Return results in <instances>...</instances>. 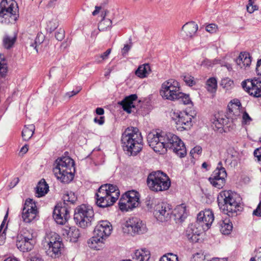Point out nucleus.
Listing matches in <instances>:
<instances>
[{
    "label": "nucleus",
    "instance_id": "5",
    "mask_svg": "<svg viewBox=\"0 0 261 261\" xmlns=\"http://www.w3.org/2000/svg\"><path fill=\"white\" fill-rule=\"evenodd\" d=\"M147 185L152 191L162 192L169 189L171 186V180L166 173L158 171L148 175Z\"/></svg>",
    "mask_w": 261,
    "mask_h": 261
},
{
    "label": "nucleus",
    "instance_id": "29",
    "mask_svg": "<svg viewBox=\"0 0 261 261\" xmlns=\"http://www.w3.org/2000/svg\"><path fill=\"white\" fill-rule=\"evenodd\" d=\"M182 29L187 37H192L196 33L198 25L194 22H190L184 24Z\"/></svg>",
    "mask_w": 261,
    "mask_h": 261
},
{
    "label": "nucleus",
    "instance_id": "58",
    "mask_svg": "<svg viewBox=\"0 0 261 261\" xmlns=\"http://www.w3.org/2000/svg\"><path fill=\"white\" fill-rule=\"evenodd\" d=\"M201 65L206 67L211 66L212 65V63L210 60L205 59L201 62Z\"/></svg>",
    "mask_w": 261,
    "mask_h": 261
},
{
    "label": "nucleus",
    "instance_id": "3",
    "mask_svg": "<svg viewBox=\"0 0 261 261\" xmlns=\"http://www.w3.org/2000/svg\"><path fill=\"white\" fill-rule=\"evenodd\" d=\"M56 166L53 169V172L56 178L61 182L68 184L74 178L72 172L74 163L69 156H64L56 160Z\"/></svg>",
    "mask_w": 261,
    "mask_h": 261
},
{
    "label": "nucleus",
    "instance_id": "41",
    "mask_svg": "<svg viewBox=\"0 0 261 261\" xmlns=\"http://www.w3.org/2000/svg\"><path fill=\"white\" fill-rule=\"evenodd\" d=\"M8 214H9V208L7 209V211L6 214L5 216L4 220L0 226V245H4L5 242L6 234L4 233V232H3V233H1V231H2V229H3V226L5 225V221L7 220V219L8 218Z\"/></svg>",
    "mask_w": 261,
    "mask_h": 261
},
{
    "label": "nucleus",
    "instance_id": "45",
    "mask_svg": "<svg viewBox=\"0 0 261 261\" xmlns=\"http://www.w3.org/2000/svg\"><path fill=\"white\" fill-rule=\"evenodd\" d=\"M15 40L13 37H6L3 41L4 47L7 49L11 48L13 45Z\"/></svg>",
    "mask_w": 261,
    "mask_h": 261
},
{
    "label": "nucleus",
    "instance_id": "60",
    "mask_svg": "<svg viewBox=\"0 0 261 261\" xmlns=\"http://www.w3.org/2000/svg\"><path fill=\"white\" fill-rule=\"evenodd\" d=\"M80 90L77 91H72L69 92H67L66 93L65 96L67 97L68 98H70L72 96L75 95L76 94H77L79 92Z\"/></svg>",
    "mask_w": 261,
    "mask_h": 261
},
{
    "label": "nucleus",
    "instance_id": "18",
    "mask_svg": "<svg viewBox=\"0 0 261 261\" xmlns=\"http://www.w3.org/2000/svg\"><path fill=\"white\" fill-rule=\"evenodd\" d=\"M112 230V225L109 221L101 220L96 225L94 229V232L96 235L106 238L111 234Z\"/></svg>",
    "mask_w": 261,
    "mask_h": 261
},
{
    "label": "nucleus",
    "instance_id": "14",
    "mask_svg": "<svg viewBox=\"0 0 261 261\" xmlns=\"http://www.w3.org/2000/svg\"><path fill=\"white\" fill-rule=\"evenodd\" d=\"M243 89L250 95L254 97H261V79H248L241 83Z\"/></svg>",
    "mask_w": 261,
    "mask_h": 261
},
{
    "label": "nucleus",
    "instance_id": "46",
    "mask_svg": "<svg viewBox=\"0 0 261 261\" xmlns=\"http://www.w3.org/2000/svg\"><path fill=\"white\" fill-rule=\"evenodd\" d=\"M180 94H181L177 96V100L181 99L182 102L185 105H187L191 102V99L188 95L184 93L181 91Z\"/></svg>",
    "mask_w": 261,
    "mask_h": 261
},
{
    "label": "nucleus",
    "instance_id": "61",
    "mask_svg": "<svg viewBox=\"0 0 261 261\" xmlns=\"http://www.w3.org/2000/svg\"><path fill=\"white\" fill-rule=\"evenodd\" d=\"M250 261H261V252L257 253L255 257L251 258Z\"/></svg>",
    "mask_w": 261,
    "mask_h": 261
},
{
    "label": "nucleus",
    "instance_id": "28",
    "mask_svg": "<svg viewBox=\"0 0 261 261\" xmlns=\"http://www.w3.org/2000/svg\"><path fill=\"white\" fill-rule=\"evenodd\" d=\"M172 213L175 218L179 220L185 218L188 215L187 206L184 203L177 205Z\"/></svg>",
    "mask_w": 261,
    "mask_h": 261
},
{
    "label": "nucleus",
    "instance_id": "16",
    "mask_svg": "<svg viewBox=\"0 0 261 261\" xmlns=\"http://www.w3.org/2000/svg\"><path fill=\"white\" fill-rule=\"evenodd\" d=\"M169 148L180 158H183L187 154V150L185 144L176 135L169 134Z\"/></svg>",
    "mask_w": 261,
    "mask_h": 261
},
{
    "label": "nucleus",
    "instance_id": "55",
    "mask_svg": "<svg viewBox=\"0 0 261 261\" xmlns=\"http://www.w3.org/2000/svg\"><path fill=\"white\" fill-rule=\"evenodd\" d=\"M252 120L251 118L249 117V115H243L242 123L244 124H248Z\"/></svg>",
    "mask_w": 261,
    "mask_h": 261
},
{
    "label": "nucleus",
    "instance_id": "15",
    "mask_svg": "<svg viewBox=\"0 0 261 261\" xmlns=\"http://www.w3.org/2000/svg\"><path fill=\"white\" fill-rule=\"evenodd\" d=\"M36 204L32 199L26 200L22 212V218L24 222L30 223L34 221L37 215Z\"/></svg>",
    "mask_w": 261,
    "mask_h": 261
},
{
    "label": "nucleus",
    "instance_id": "27",
    "mask_svg": "<svg viewBox=\"0 0 261 261\" xmlns=\"http://www.w3.org/2000/svg\"><path fill=\"white\" fill-rule=\"evenodd\" d=\"M200 232L196 225L191 224L187 229L186 236L188 239L192 242H196L198 240Z\"/></svg>",
    "mask_w": 261,
    "mask_h": 261
},
{
    "label": "nucleus",
    "instance_id": "17",
    "mask_svg": "<svg viewBox=\"0 0 261 261\" xmlns=\"http://www.w3.org/2000/svg\"><path fill=\"white\" fill-rule=\"evenodd\" d=\"M53 218L57 224H64L69 218V211L65 204H58L53 212Z\"/></svg>",
    "mask_w": 261,
    "mask_h": 261
},
{
    "label": "nucleus",
    "instance_id": "48",
    "mask_svg": "<svg viewBox=\"0 0 261 261\" xmlns=\"http://www.w3.org/2000/svg\"><path fill=\"white\" fill-rule=\"evenodd\" d=\"M252 0H249L248 5L247 6V10L249 13H252L257 10V6L253 5Z\"/></svg>",
    "mask_w": 261,
    "mask_h": 261
},
{
    "label": "nucleus",
    "instance_id": "52",
    "mask_svg": "<svg viewBox=\"0 0 261 261\" xmlns=\"http://www.w3.org/2000/svg\"><path fill=\"white\" fill-rule=\"evenodd\" d=\"M254 155L258 162H261V147L258 148L254 150Z\"/></svg>",
    "mask_w": 261,
    "mask_h": 261
},
{
    "label": "nucleus",
    "instance_id": "36",
    "mask_svg": "<svg viewBox=\"0 0 261 261\" xmlns=\"http://www.w3.org/2000/svg\"><path fill=\"white\" fill-rule=\"evenodd\" d=\"M67 235L70 241L75 242L80 237V232L78 229L72 227L67 230Z\"/></svg>",
    "mask_w": 261,
    "mask_h": 261
},
{
    "label": "nucleus",
    "instance_id": "19",
    "mask_svg": "<svg viewBox=\"0 0 261 261\" xmlns=\"http://www.w3.org/2000/svg\"><path fill=\"white\" fill-rule=\"evenodd\" d=\"M197 219L202 226H205L209 228L214 220V216L211 210L207 209L200 212L198 214Z\"/></svg>",
    "mask_w": 261,
    "mask_h": 261
},
{
    "label": "nucleus",
    "instance_id": "63",
    "mask_svg": "<svg viewBox=\"0 0 261 261\" xmlns=\"http://www.w3.org/2000/svg\"><path fill=\"white\" fill-rule=\"evenodd\" d=\"M28 151V145L25 144L21 147L20 150V152L22 154H25Z\"/></svg>",
    "mask_w": 261,
    "mask_h": 261
},
{
    "label": "nucleus",
    "instance_id": "2",
    "mask_svg": "<svg viewBox=\"0 0 261 261\" xmlns=\"http://www.w3.org/2000/svg\"><path fill=\"white\" fill-rule=\"evenodd\" d=\"M120 191L116 186L105 184L101 186L96 193V203L98 207L112 205L119 198Z\"/></svg>",
    "mask_w": 261,
    "mask_h": 261
},
{
    "label": "nucleus",
    "instance_id": "39",
    "mask_svg": "<svg viewBox=\"0 0 261 261\" xmlns=\"http://www.w3.org/2000/svg\"><path fill=\"white\" fill-rule=\"evenodd\" d=\"M112 22L110 19H103L99 23L98 25L99 30L105 31L110 30L112 27Z\"/></svg>",
    "mask_w": 261,
    "mask_h": 261
},
{
    "label": "nucleus",
    "instance_id": "43",
    "mask_svg": "<svg viewBox=\"0 0 261 261\" xmlns=\"http://www.w3.org/2000/svg\"><path fill=\"white\" fill-rule=\"evenodd\" d=\"M183 80L185 83L189 86L195 85L196 82L194 76L189 74H186L183 76Z\"/></svg>",
    "mask_w": 261,
    "mask_h": 261
},
{
    "label": "nucleus",
    "instance_id": "54",
    "mask_svg": "<svg viewBox=\"0 0 261 261\" xmlns=\"http://www.w3.org/2000/svg\"><path fill=\"white\" fill-rule=\"evenodd\" d=\"M253 214L258 217H261V201L256 208L253 211Z\"/></svg>",
    "mask_w": 261,
    "mask_h": 261
},
{
    "label": "nucleus",
    "instance_id": "33",
    "mask_svg": "<svg viewBox=\"0 0 261 261\" xmlns=\"http://www.w3.org/2000/svg\"><path fill=\"white\" fill-rule=\"evenodd\" d=\"M35 128L33 124L25 126L22 131V137L23 140L28 141L33 136Z\"/></svg>",
    "mask_w": 261,
    "mask_h": 261
},
{
    "label": "nucleus",
    "instance_id": "12",
    "mask_svg": "<svg viewBox=\"0 0 261 261\" xmlns=\"http://www.w3.org/2000/svg\"><path fill=\"white\" fill-rule=\"evenodd\" d=\"M46 240L49 249L52 252L54 256L55 257L60 256L64 248L60 236L55 232H50L46 234Z\"/></svg>",
    "mask_w": 261,
    "mask_h": 261
},
{
    "label": "nucleus",
    "instance_id": "23",
    "mask_svg": "<svg viewBox=\"0 0 261 261\" xmlns=\"http://www.w3.org/2000/svg\"><path fill=\"white\" fill-rule=\"evenodd\" d=\"M138 96L136 94H132L126 97L120 104L122 106L123 110L127 113H130L133 111V109H135L134 102L137 99Z\"/></svg>",
    "mask_w": 261,
    "mask_h": 261
},
{
    "label": "nucleus",
    "instance_id": "9",
    "mask_svg": "<svg viewBox=\"0 0 261 261\" xmlns=\"http://www.w3.org/2000/svg\"><path fill=\"white\" fill-rule=\"evenodd\" d=\"M180 90V85L177 81L169 79L161 85L160 94L164 99L174 101L177 100V96L181 94Z\"/></svg>",
    "mask_w": 261,
    "mask_h": 261
},
{
    "label": "nucleus",
    "instance_id": "62",
    "mask_svg": "<svg viewBox=\"0 0 261 261\" xmlns=\"http://www.w3.org/2000/svg\"><path fill=\"white\" fill-rule=\"evenodd\" d=\"M130 48V45H129L128 44L125 45L122 50V53L123 55H126L128 53V51L129 50Z\"/></svg>",
    "mask_w": 261,
    "mask_h": 261
},
{
    "label": "nucleus",
    "instance_id": "56",
    "mask_svg": "<svg viewBox=\"0 0 261 261\" xmlns=\"http://www.w3.org/2000/svg\"><path fill=\"white\" fill-rule=\"evenodd\" d=\"M111 51V49H107L105 53L101 54L100 57L102 59V60H105L108 58L109 55L110 54Z\"/></svg>",
    "mask_w": 261,
    "mask_h": 261
},
{
    "label": "nucleus",
    "instance_id": "11",
    "mask_svg": "<svg viewBox=\"0 0 261 261\" xmlns=\"http://www.w3.org/2000/svg\"><path fill=\"white\" fill-rule=\"evenodd\" d=\"M140 204V194L136 190H130L123 194L118 205L122 212H127L137 207Z\"/></svg>",
    "mask_w": 261,
    "mask_h": 261
},
{
    "label": "nucleus",
    "instance_id": "1",
    "mask_svg": "<svg viewBox=\"0 0 261 261\" xmlns=\"http://www.w3.org/2000/svg\"><path fill=\"white\" fill-rule=\"evenodd\" d=\"M122 146L131 155H136L143 147V137L137 127L127 128L122 134Z\"/></svg>",
    "mask_w": 261,
    "mask_h": 261
},
{
    "label": "nucleus",
    "instance_id": "7",
    "mask_svg": "<svg viewBox=\"0 0 261 261\" xmlns=\"http://www.w3.org/2000/svg\"><path fill=\"white\" fill-rule=\"evenodd\" d=\"M35 244V239L32 229L23 228L19 231L16 236V245L20 251H30L33 249Z\"/></svg>",
    "mask_w": 261,
    "mask_h": 261
},
{
    "label": "nucleus",
    "instance_id": "21",
    "mask_svg": "<svg viewBox=\"0 0 261 261\" xmlns=\"http://www.w3.org/2000/svg\"><path fill=\"white\" fill-rule=\"evenodd\" d=\"M191 115H176L173 119L177 129H188L192 125Z\"/></svg>",
    "mask_w": 261,
    "mask_h": 261
},
{
    "label": "nucleus",
    "instance_id": "35",
    "mask_svg": "<svg viewBox=\"0 0 261 261\" xmlns=\"http://www.w3.org/2000/svg\"><path fill=\"white\" fill-rule=\"evenodd\" d=\"M205 88L210 93L216 92L217 89V80L215 77H211L207 80L205 83Z\"/></svg>",
    "mask_w": 261,
    "mask_h": 261
},
{
    "label": "nucleus",
    "instance_id": "53",
    "mask_svg": "<svg viewBox=\"0 0 261 261\" xmlns=\"http://www.w3.org/2000/svg\"><path fill=\"white\" fill-rule=\"evenodd\" d=\"M55 37L57 40L62 41L64 38V32L63 31L57 32L55 33Z\"/></svg>",
    "mask_w": 261,
    "mask_h": 261
},
{
    "label": "nucleus",
    "instance_id": "8",
    "mask_svg": "<svg viewBox=\"0 0 261 261\" xmlns=\"http://www.w3.org/2000/svg\"><path fill=\"white\" fill-rule=\"evenodd\" d=\"M18 8L13 0H0V21L8 23L17 18Z\"/></svg>",
    "mask_w": 261,
    "mask_h": 261
},
{
    "label": "nucleus",
    "instance_id": "22",
    "mask_svg": "<svg viewBox=\"0 0 261 261\" xmlns=\"http://www.w3.org/2000/svg\"><path fill=\"white\" fill-rule=\"evenodd\" d=\"M172 212V208L169 204L162 202L156 205L155 215L158 219L162 220L164 218H167Z\"/></svg>",
    "mask_w": 261,
    "mask_h": 261
},
{
    "label": "nucleus",
    "instance_id": "57",
    "mask_svg": "<svg viewBox=\"0 0 261 261\" xmlns=\"http://www.w3.org/2000/svg\"><path fill=\"white\" fill-rule=\"evenodd\" d=\"M256 70L258 75L261 76V59L257 62Z\"/></svg>",
    "mask_w": 261,
    "mask_h": 261
},
{
    "label": "nucleus",
    "instance_id": "44",
    "mask_svg": "<svg viewBox=\"0 0 261 261\" xmlns=\"http://www.w3.org/2000/svg\"><path fill=\"white\" fill-rule=\"evenodd\" d=\"M233 81L229 77H225L222 80L221 85L226 89H229L233 87Z\"/></svg>",
    "mask_w": 261,
    "mask_h": 261
},
{
    "label": "nucleus",
    "instance_id": "50",
    "mask_svg": "<svg viewBox=\"0 0 261 261\" xmlns=\"http://www.w3.org/2000/svg\"><path fill=\"white\" fill-rule=\"evenodd\" d=\"M205 257L203 254L197 253L193 255L192 261H204Z\"/></svg>",
    "mask_w": 261,
    "mask_h": 261
},
{
    "label": "nucleus",
    "instance_id": "25",
    "mask_svg": "<svg viewBox=\"0 0 261 261\" xmlns=\"http://www.w3.org/2000/svg\"><path fill=\"white\" fill-rule=\"evenodd\" d=\"M229 121L228 118L226 115H218V117L213 122V126L216 130L219 133L225 132L224 126Z\"/></svg>",
    "mask_w": 261,
    "mask_h": 261
},
{
    "label": "nucleus",
    "instance_id": "47",
    "mask_svg": "<svg viewBox=\"0 0 261 261\" xmlns=\"http://www.w3.org/2000/svg\"><path fill=\"white\" fill-rule=\"evenodd\" d=\"M65 201L73 203L76 200V197L72 192L68 193L64 196Z\"/></svg>",
    "mask_w": 261,
    "mask_h": 261
},
{
    "label": "nucleus",
    "instance_id": "34",
    "mask_svg": "<svg viewBox=\"0 0 261 261\" xmlns=\"http://www.w3.org/2000/svg\"><path fill=\"white\" fill-rule=\"evenodd\" d=\"M232 229V225L228 219H225L220 223V231L224 234H229Z\"/></svg>",
    "mask_w": 261,
    "mask_h": 261
},
{
    "label": "nucleus",
    "instance_id": "24",
    "mask_svg": "<svg viewBox=\"0 0 261 261\" xmlns=\"http://www.w3.org/2000/svg\"><path fill=\"white\" fill-rule=\"evenodd\" d=\"M238 66L242 69L249 68L251 64V57L247 52H242L236 60Z\"/></svg>",
    "mask_w": 261,
    "mask_h": 261
},
{
    "label": "nucleus",
    "instance_id": "13",
    "mask_svg": "<svg viewBox=\"0 0 261 261\" xmlns=\"http://www.w3.org/2000/svg\"><path fill=\"white\" fill-rule=\"evenodd\" d=\"M146 230V225L142 221L136 218L127 220L122 227L123 233L130 235L143 233Z\"/></svg>",
    "mask_w": 261,
    "mask_h": 261
},
{
    "label": "nucleus",
    "instance_id": "6",
    "mask_svg": "<svg viewBox=\"0 0 261 261\" xmlns=\"http://www.w3.org/2000/svg\"><path fill=\"white\" fill-rule=\"evenodd\" d=\"M169 134L165 135L162 132L152 131L147 136L149 146L160 154L165 153L169 148Z\"/></svg>",
    "mask_w": 261,
    "mask_h": 261
},
{
    "label": "nucleus",
    "instance_id": "37",
    "mask_svg": "<svg viewBox=\"0 0 261 261\" xmlns=\"http://www.w3.org/2000/svg\"><path fill=\"white\" fill-rule=\"evenodd\" d=\"M208 180L213 187L218 189H222L225 184V179L216 178V176H210Z\"/></svg>",
    "mask_w": 261,
    "mask_h": 261
},
{
    "label": "nucleus",
    "instance_id": "26",
    "mask_svg": "<svg viewBox=\"0 0 261 261\" xmlns=\"http://www.w3.org/2000/svg\"><path fill=\"white\" fill-rule=\"evenodd\" d=\"M104 238L105 237L102 236H99L95 234V236L88 242L89 246L95 250H100L103 246Z\"/></svg>",
    "mask_w": 261,
    "mask_h": 261
},
{
    "label": "nucleus",
    "instance_id": "42",
    "mask_svg": "<svg viewBox=\"0 0 261 261\" xmlns=\"http://www.w3.org/2000/svg\"><path fill=\"white\" fill-rule=\"evenodd\" d=\"M159 261H179L177 255L172 253H167L162 256Z\"/></svg>",
    "mask_w": 261,
    "mask_h": 261
},
{
    "label": "nucleus",
    "instance_id": "38",
    "mask_svg": "<svg viewBox=\"0 0 261 261\" xmlns=\"http://www.w3.org/2000/svg\"><path fill=\"white\" fill-rule=\"evenodd\" d=\"M8 72L7 60L4 55L0 54V76L5 77Z\"/></svg>",
    "mask_w": 261,
    "mask_h": 261
},
{
    "label": "nucleus",
    "instance_id": "20",
    "mask_svg": "<svg viewBox=\"0 0 261 261\" xmlns=\"http://www.w3.org/2000/svg\"><path fill=\"white\" fill-rule=\"evenodd\" d=\"M226 112L231 114H247L245 108L242 107L238 99L231 100L227 105Z\"/></svg>",
    "mask_w": 261,
    "mask_h": 261
},
{
    "label": "nucleus",
    "instance_id": "10",
    "mask_svg": "<svg viewBox=\"0 0 261 261\" xmlns=\"http://www.w3.org/2000/svg\"><path fill=\"white\" fill-rule=\"evenodd\" d=\"M93 216L92 207L84 204L76 208L74 218L77 224L81 227L85 228L91 224Z\"/></svg>",
    "mask_w": 261,
    "mask_h": 261
},
{
    "label": "nucleus",
    "instance_id": "4",
    "mask_svg": "<svg viewBox=\"0 0 261 261\" xmlns=\"http://www.w3.org/2000/svg\"><path fill=\"white\" fill-rule=\"evenodd\" d=\"M220 197L223 199V201L218 199V205L224 214L230 215L237 212L242 201L239 194L230 190H224L220 193Z\"/></svg>",
    "mask_w": 261,
    "mask_h": 261
},
{
    "label": "nucleus",
    "instance_id": "30",
    "mask_svg": "<svg viewBox=\"0 0 261 261\" xmlns=\"http://www.w3.org/2000/svg\"><path fill=\"white\" fill-rule=\"evenodd\" d=\"M49 187L45 180L42 179L38 184L36 188V194L38 197L44 196L48 191Z\"/></svg>",
    "mask_w": 261,
    "mask_h": 261
},
{
    "label": "nucleus",
    "instance_id": "59",
    "mask_svg": "<svg viewBox=\"0 0 261 261\" xmlns=\"http://www.w3.org/2000/svg\"><path fill=\"white\" fill-rule=\"evenodd\" d=\"M94 122L98 124L101 125L104 123V117H100L99 118L96 117L94 119Z\"/></svg>",
    "mask_w": 261,
    "mask_h": 261
},
{
    "label": "nucleus",
    "instance_id": "49",
    "mask_svg": "<svg viewBox=\"0 0 261 261\" xmlns=\"http://www.w3.org/2000/svg\"><path fill=\"white\" fill-rule=\"evenodd\" d=\"M205 30L210 33H214L217 31L218 26L215 24H210L206 27Z\"/></svg>",
    "mask_w": 261,
    "mask_h": 261
},
{
    "label": "nucleus",
    "instance_id": "31",
    "mask_svg": "<svg viewBox=\"0 0 261 261\" xmlns=\"http://www.w3.org/2000/svg\"><path fill=\"white\" fill-rule=\"evenodd\" d=\"M151 71L150 65L148 64H144L138 67L135 74L139 77L143 79L147 77Z\"/></svg>",
    "mask_w": 261,
    "mask_h": 261
},
{
    "label": "nucleus",
    "instance_id": "32",
    "mask_svg": "<svg viewBox=\"0 0 261 261\" xmlns=\"http://www.w3.org/2000/svg\"><path fill=\"white\" fill-rule=\"evenodd\" d=\"M150 257L149 251L145 249H138L135 253V258L137 261H148Z\"/></svg>",
    "mask_w": 261,
    "mask_h": 261
},
{
    "label": "nucleus",
    "instance_id": "51",
    "mask_svg": "<svg viewBox=\"0 0 261 261\" xmlns=\"http://www.w3.org/2000/svg\"><path fill=\"white\" fill-rule=\"evenodd\" d=\"M202 151V148L201 147L197 146L194 147L190 151L191 155H193L195 154H199Z\"/></svg>",
    "mask_w": 261,
    "mask_h": 261
},
{
    "label": "nucleus",
    "instance_id": "40",
    "mask_svg": "<svg viewBox=\"0 0 261 261\" xmlns=\"http://www.w3.org/2000/svg\"><path fill=\"white\" fill-rule=\"evenodd\" d=\"M226 176L227 174L225 169L224 168H220L215 169L211 176H216V178L225 179Z\"/></svg>",
    "mask_w": 261,
    "mask_h": 261
},
{
    "label": "nucleus",
    "instance_id": "64",
    "mask_svg": "<svg viewBox=\"0 0 261 261\" xmlns=\"http://www.w3.org/2000/svg\"><path fill=\"white\" fill-rule=\"evenodd\" d=\"M31 261H43L42 258L39 256H34L31 258Z\"/></svg>",
    "mask_w": 261,
    "mask_h": 261
}]
</instances>
